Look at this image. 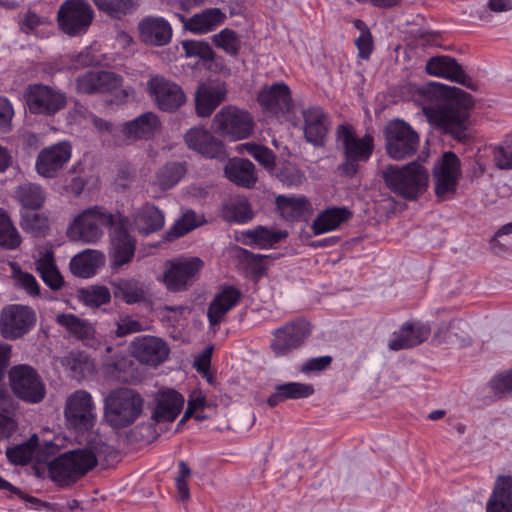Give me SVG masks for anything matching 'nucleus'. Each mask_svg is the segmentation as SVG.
<instances>
[{
    "instance_id": "obj_1",
    "label": "nucleus",
    "mask_w": 512,
    "mask_h": 512,
    "mask_svg": "<svg viewBox=\"0 0 512 512\" xmlns=\"http://www.w3.org/2000/svg\"><path fill=\"white\" fill-rule=\"evenodd\" d=\"M107 449V445L99 439L89 443L86 448L63 453L49 463L51 479L61 486L76 482L96 466L98 458L106 454Z\"/></svg>"
},
{
    "instance_id": "obj_2",
    "label": "nucleus",
    "mask_w": 512,
    "mask_h": 512,
    "mask_svg": "<svg viewBox=\"0 0 512 512\" xmlns=\"http://www.w3.org/2000/svg\"><path fill=\"white\" fill-rule=\"evenodd\" d=\"M116 224L115 215L101 205L87 207L73 216L66 235L74 242L96 244L104 236L105 229Z\"/></svg>"
},
{
    "instance_id": "obj_3",
    "label": "nucleus",
    "mask_w": 512,
    "mask_h": 512,
    "mask_svg": "<svg viewBox=\"0 0 512 512\" xmlns=\"http://www.w3.org/2000/svg\"><path fill=\"white\" fill-rule=\"evenodd\" d=\"M144 399L130 388H116L104 398L103 418L113 429L133 424L142 414Z\"/></svg>"
},
{
    "instance_id": "obj_4",
    "label": "nucleus",
    "mask_w": 512,
    "mask_h": 512,
    "mask_svg": "<svg viewBox=\"0 0 512 512\" xmlns=\"http://www.w3.org/2000/svg\"><path fill=\"white\" fill-rule=\"evenodd\" d=\"M383 177L395 194L408 200L418 198L428 187V172L417 162L402 167L389 166L385 169Z\"/></svg>"
},
{
    "instance_id": "obj_5",
    "label": "nucleus",
    "mask_w": 512,
    "mask_h": 512,
    "mask_svg": "<svg viewBox=\"0 0 512 512\" xmlns=\"http://www.w3.org/2000/svg\"><path fill=\"white\" fill-rule=\"evenodd\" d=\"M423 111L431 125L451 134L458 140L467 137V100L451 99L436 107H424Z\"/></svg>"
},
{
    "instance_id": "obj_6",
    "label": "nucleus",
    "mask_w": 512,
    "mask_h": 512,
    "mask_svg": "<svg viewBox=\"0 0 512 512\" xmlns=\"http://www.w3.org/2000/svg\"><path fill=\"white\" fill-rule=\"evenodd\" d=\"M337 142L345 156L339 170L342 174L352 177L357 173L359 163L370 158L374 148L373 137L368 134L359 137L351 126L340 125L337 128Z\"/></svg>"
},
{
    "instance_id": "obj_7",
    "label": "nucleus",
    "mask_w": 512,
    "mask_h": 512,
    "mask_svg": "<svg viewBox=\"0 0 512 512\" xmlns=\"http://www.w3.org/2000/svg\"><path fill=\"white\" fill-rule=\"evenodd\" d=\"M213 127L220 135L237 141L246 139L252 134L254 120L247 110L227 105L214 116Z\"/></svg>"
},
{
    "instance_id": "obj_8",
    "label": "nucleus",
    "mask_w": 512,
    "mask_h": 512,
    "mask_svg": "<svg viewBox=\"0 0 512 512\" xmlns=\"http://www.w3.org/2000/svg\"><path fill=\"white\" fill-rule=\"evenodd\" d=\"M24 100L32 114L53 116L67 104V97L61 90L44 84L28 85Z\"/></svg>"
},
{
    "instance_id": "obj_9",
    "label": "nucleus",
    "mask_w": 512,
    "mask_h": 512,
    "mask_svg": "<svg viewBox=\"0 0 512 512\" xmlns=\"http://www.w3.org/2000/svg\"><path fill=\"white\" fill-rule=\"evenodd\" d=\"M385 135L387 153L394 160H403L416 152L419 136L405 121H390L386 126Z\"/></svg>"
},
{
    "instance_id": "obj_10",
    "label": "nucleus",
    "mask_w": 512,
    "mask_h": 512,
    "mask_svg": "<svg viewBox=\"0 0 512 512\" xmlns=\"http://www.w3.org/2000/svg\"><path fill=\"white\" fill-rule=\"evenodd\" d=\"M434 190L444 200L455 194L462 176L461 162L453 152H445L436 162L432 171Z\"/></svg>"
},
{
    "instance_id": "obj_11",
    "label": "nucleus",
    "mask_w": 512,
    "mask_h": 512,
    "mask_svg": "<svg viewBox=\"0 0 512 512\" xmlns=\"http://www.w3.org/2000/svg\"><path fill=\"white\" fill-rule=\"evenodd\" d=\"M13 393L29 403L41 402L46 394L45 386L37 372L26 364L12 367L9 371Z\"/></svg>"
},
{
    "instance_id": "obj_12",
    "label": "nucleus",
    "mask_w": 512,
    "mask_h": 512,
    "mask_svg": "<svg viewBox=\"0 0 512 512\" xmlns=\"http://www.w3.org/2000/svg\"><path fill=\"white\" fill-rule=\"evenodd\" d=\"M64 415L68 425L75 430H90L97 417L92 396L83 390L72 393L66 400Z\"/></svg>"
},
{
    "instance_id": "obj_13",
    "label": "nucleus",
    "mask_w": 512,
    "mask_h": 512,
    "mask_svg": "<svg viewBox=\"0 0 512 512\" xmlns=\"http://www.w3.org/2000/svg\"><path fill=\"white\" fill-rule=\"evenodd\" d=\"M36 323V314L26 305L5 306L0 314V333L6 339H18L27 334Z\"/></svg>"
},
{
    "instance_id": "obj_14",
    "label": "nucleus",
    "mask_w": 512,
    "mask_h": 512,
    "mask_svg": "<svg viewBox=\"0 0 512 512\" xmlns=\"http://www.w3.org/2000/svg\"><path fill=\"white\" fill-rule=\"evenodd\" d=\"M202 267L203 262L198 257L168 261L161 281L169 291L185 290Z\"/></svg>"
},
{
    "instance_id": "obj_15",
    "label": "nucleus",
    "mask_w": 512,
    "mask_h": 512,
    "mask_svg": "<svg viewBox=\"0 0 512 512\" xmlns=\"http://www.w3.org/2000/svg\"><path fill=\"white\" fill-rule=\"evenodd\" d=\"M92 19V7L84 0H66L58 11L60 28L71 36L85 32Z\"/></svg>"
},
{
    "instance_id": "obj_16",
    "label": "nucleus",
    "mask_w": 512,
    "mask_h": 512,
    "mask_svg": "<svg viewBox=\"0 0 512 512\" xmlns=\"http://www.w3.org/2000/svg\"><path fill=\"white\" fill-rule=\"evenodd\" d=\"M72 157V145L63 140L43 148L36 157L35 170L43 178L52 179Z\"/></svg>"
},
{
    "instance_id": "obj_17",
    "label": "nucleus",
    "mask_w": 512,
    "mask_h": 512,
    "mask_svg": "<svg viewBox=\"0 0 512 512\" xmlns=\"http://www.w3.org/2000/svg\"><path fill=\"white\" fill-rule=\"evenodd\" d=\"M147 90L155 105L162 111L173 112L186 102L179 85L161 76L152 77Z\"/></svg>"
},
{
    "instance_id": "obj_18",
    "label": "nucleus",
    "mask_w": 512,
    "mask_h": 512,
    "mask_svg": "<svg viewBox=\"0 0 512 512\" xmlns=\"http://www.w3.org/2000/svg\"><path fill=\"white\" fill-rule=\"evenodd\" d=\"M257 101L261 108L279 118L292 121L290 116L292 99L289 87L283 82H276L270 86L263 87L258 95Z\"/></svg>"
},
{
    "instance_id": "obj_19",
    "label": "nucleus",
    "mask_w": 512,
    "mask_h": 512,
    "mask_svg": "<svg viewBox=\"0 0 512 512\" xmlns=\"http://www.w3.org/2000/svg\"><path fill=\"white\" fill-rule=\"evenodd\" d=\"M493 156L494 164L499 169H512V132L500 144L479 149L475 156L473 175L480 177L487 172L489 158Z\"/></svg>"
},
{
    "instance_id": "obj_20",
    "label": "nucleus",
    "mask_w": 512,
    "mask_h": 512,
    "mask_svg": "<svg viewBox=\"0 0 512 512\" xmlns=\"http://www.w3.org/2000/svg\"><path fill=\"white\" fill-rule=\"evenodd\" d=\"M111 268L118 270L130 263L136 249L135 239L124 228L123 224L116 225L110 234Z\"/></svg>"
},
{
    "instance_id": "obj_21",
    "label": "nucleus",
    "mask_w": 512,
    "mask_h": 512,
    "mask_svg": "<svg viewBox=\"0 0 512 512\" xmlns=\"http://www.w3.org/2000/svg\"><path fill=\"white\" fill-rule=\"evenodd\" d=\"M309 334L308 324L304 321L293 322L276 330L271 347L277 356H283L298 348Z\"/></svg>"
},
{
    "instance_id": "obj_22",
    "label": "nucleus",
    "mask_w": 512,
    "mask_h": 512,
    "mask_svg": "<svg viewBox=\"0 0 512 512\" xmlns=\"http://www.w3.org/2000/svg\"><path fill=\"white\" fill-rule=\"evenodd\" d=\"M76 83L79 92L104 93L119 88L122 78L111 71H87L77 78Z\"/></svg>"
},
{
    "instance_id": "obj_23",
    "label": "nucleus",
    "mask_w": 512,
    "mask_h": 512,
    "mask_svg": "<svg viewBox=\"0 0 512 512\" xmlns=\"http://www.w3.org/2000/svg\"><path fill=\"white\" fill-rule=\"evenodd\" d=\"M185 142L190 149L207 158L224 159L227 156L223 143L203 128H191L185 135Z\"/></svg>"
},
{
    "instance_id": "obj_24",
    "label": "nucleus",
    "mask_w": 512,
    "mask_h": 512,
    "mask_svg": "<svg viewBox=\"0 0 512 512\" xmlns=\"http://www.w3.org/2000/svg\"><path fill=\"white\" fill-rule=\"evenodd\" d=\"M431 333V328L426 323L407 322L399 331L394 332L389 341L388 347L397 351L416 346L425 341Z\"/></svg>"
},
{
    "instance_id": "obj_25",
    "label": "nucleus",
    "mask_w": 512,
    "mask_h": 512,
    "mask_svg": "<svg viewBox=\"0 0 512 512\" xmlns=\"http://www.w3.org/2000/svg\"><path fill=\"white\" fill-rule=\"evenodd\" d=\"M40 450L52 454L58 450V445L46 440L40 444L38 436L33 434L27 442L8 448L6 455L12 463L25 465L33 458L41 461Z\"/></svg>"
},
{
    "instance_id": "obj_26",
    "label": "nucleus",
    "mask_w": 512,
    "mask_h": 512,
    "mask_svg": "<svg viewBox=\"0 0 512 512\" xmlns=\"http://www.w3.org/2000/svg\"><path fill=\"white\" fill-rule=\"evenodd\" d=\"M303 132L306 140L314 146L323 144L328 131V115L319 106H311L302 111Z\"/></svg>"
},
{
    "instance_id": "obj_27",
    "label": "nucleus",
    "mask_w": 512,
    "mask_h": 512,
    "mask_svg": "<svg viewBox=\"0 0 512 512\" xmlns=\"http://www.w3.org/2000/svg\"><path fill=\"white\" fill-rule=\"evenodd\" d=\"M140 39L149 45L163 46L172 38V28L163 17H146L138 24Z\"/></svg>"
},
{
    "instance_id": "obj_28",
    "label": "nucleus",
    "mask_w": 512,
    "mask_h": 512,
    "mask_svg": "<svg viewBox=\"0 0 512 512\" xmlns=\"http://www.w3.org/2000/svg\"><path fill=\"white\" fill-rule=\"evenodd\" d=\"M425 70L431 76L444 78L463 85H467L470 81L456 60L446 55L430 58L426 63Z\"/></svg>"
},
{
    "instance_id": "obj_29",
    "label": "nucleus",
    "mask_w": 512,
    "mask_h": 512,
    "mask_svg": "<svg viewBox=\"0 0 512 512\" xmlns=\"http://www.w3.org/2000/svg\"><path fill=\"white\" fill-rule=\"evenodd\" d=\"M133 353L141 361L147 364L157 365L168 356L166 344L153 336L137 337L132 342Z\"/></svg>"
},
{
    "instance_id": "obj_30",
    "label": "nucleus",
    "mask_w": 512,
    "mask_h": 512,
    "mask_svg": "<svg viewBox=\"0 0 512 512\" xmlns=\"http://www.w3.org/2000/svg\"><path fill=\"white\" fill-rule=\"evenodd\" d=\"M226 87L222 83H203L195 96L196 112L199 116L207 117L226 98Z\"/></svg>"
},
{
    "instance_id": "obj_31",
    "label": "nucleus",
    "mask_w": 512,
    "mask_h": 512,
    "mask_svg": "<svg viewBox=\"0 0 512 512\" xmlns=\"http://www.w3.org/2000/svg\"><path fill=\"white\" fill-rule=\"evenodd\" d=\"M161 128L159 117L153 112H146L123 124L122 133L128 140L150 139Z\"/></svg>"
},
{
    "instance_id": "obj_32",
    "label": "nucleus",
    "mask_w": 512,
    "mask_h": 512,
    "mask_svg": "<svg viewBox=\"0 0 512 512\" xmlns=\"http://www.w3.org/2000/svg\"><path fill=\"white\" fill-rule=\"evenodd\" d=\"M105 264L103 252L94 249H85L76 254L70 261V270L73 275L81 278H90Z\"/></svg>"
},
{
    "instance_id": "obj_33",
    "label": "nucleus",
    "mask_w": 512,
    "mask_h": 512,
    "mask_svg": "<svg viewBox=\"0 0 512 512\" xmlns=\"http://www.w3.org/2000/svg\"><path fill=\"white\" fill-rule=\"evenodd\" d=\"M240 292L232 286L223 287L210 303L207 316L211 326H217L225 314L239 301Z\"/></svg>"
},
{
    "instance_id": "obj_34",
    "label": "nucleus",
    "mask_w": 512,
    "mask_h": 512,
    "mask_svg": "<svg viewBox=\"0 0 512 512\" xmlns=\"http://www.w3.org/2000/svg\"><path fill=\"white\" fill-rule=\"evenodd\" d=\"M184 398L175 390H165L158 394L153 418L157 422H172L181 412Z\"/></svg>"
},
{
    "instance_id": "obj_35",
    "label": "nucleus",
    "mask_w": 512,
    "mask_h": 512,
    "mask_svg": "<svg viewBox=\"0 0 512 512\" xmlns=\"http://www.w3.org/2000/svg\"><path fill=\"white\" fill-rule=\"evenodd\" d=\"M132 219L135 229L146 235L159 231L165 225L163 212L152 204H145L135 210Z\"/></svg>"
},
{
    "instance_id": "obj_36",
    "label": "nucleus",
    "mask_w": 512,
    "mask_h": 512,
    "mask_svg": "<svg viewBox=\"0 0 512 512\" xmlns=\"http://www.w3.org/2000/svg\"><path fill=\"white\" fill-rule=\"evenodd\" d=\"M287 236V233L264 226H258L241 232L239 240L249 246H256L260 249L272 248Z\"/></svg>"
},
{
    "instance_id": "obj_37",
    "label": "nucleus",
    "mask_w": 512,
    "mask_h": 512,
    "mask_svg": "<svg viewBox=\"0 0 512 512\" xmlns=\"http://www.w3.org/2000/svg\"><path fill=\"white\" fill-rule=\"evenodd\" d=\"M226 16L219 8H208L184 21V27L194 34H205L221 25Z\"/></svg>"
},
{
    "instance_id": "obj_38",
    "label": "nucleus",
    "mask_w": 512,
    "mask_h": 512,
    "mask_svg": "<svg viewBox=\"0 0 512 512\" xmlns=\"http://www.w3.org/2000/svg\"><path fill=\"white\" fill-rule=\"evenodd\" d=\"M224 172L231 182L246 188L252 187L257 180L255 166L247 159H230L225 165Z\"/></svg>"
},
{
    "instance_id": "obj_39",
    "label": "nucleus",
    "mask_w": 512,
    "mask_h": 512,
    "mask_svg": "<svg viewBox=\"0 0 512 512\" xmlns=\"http://www.w3.org/2000/svg\"><path fill=\"white\" fill-rule=\"evenodd\" d=\"M487 512H512V477L499 476L487 502Z\"/></svg>"
},
{
    "instance_id": "obj_40",
    "label": "nucleus",
    "mask_w": 512,
    "mask_h": 512,
    "mask_svg": "<svg viewBox=\"0 0 512 512\" xmlns=\"http://www.w3.org/2000/svg\"><path fill=\"white\" fill-rule=\"evenodd\" d=\"M276 204L283 218L289 221L299 220L311 213V204L304 196H284L276 198Z\"/></svg>"
},
{
    "instance_id": "obj_41",
    "label": "nucleus",
    "mask_w": 512,
    "mask_h": 512,
    "mask_svg": "<svg viewBox=\"0 0 512 512\" xmlns=\"http://www.w3.org/2000/svg\"><path fill=\"white\" fill-rule=\"evenodd\" d=\"M351 213L345 208H328L314 219L311 229L315 235L336 230L342 223L350 218Z\"/></svg>"
},
{
    "instance_id": "obj_42",
    "label": "nucleus",
    "mask_w": 512,
    "mask_h": 512,
    "mask_svg": "<svg viewBox=\"0 0 512 512\" xmlns=\"http://www.w3.org/2000/svg\"><path fill=\"white\" fill-rule=\"evenodd\" d=\"M114 297L126 304H135L145 299V290L141 282L134 278H121L111 282Z\"/></svg>"
},
{
    "instance_id": "obj_43",
    "label": "nucleus",
    "mask_w": 512,
    "mask_h": 512,
    "mask_svg": "<svg viewBox=\"0 0 512 512\" xmlns=\"http://www.w3.org/2000/svg\"><path fill=\"white\" fill-rule=\"evenodd\" d=\"M37 270L43 282L52 290H59L64 284L63 277L59 273L53 259L51 249H45L40 252V256L36 262Z\"/></svg>"
},
{
    "instance_id": "obj_44",
    "label": "nucleus",
    "mask_w": 512,
    "mask_h": 512,
    "mask_svg": "<svg viewBox=\"0 0 512 512\" xmlns=\"http://www.w3.org/2000/svg\"><path fill=\"white\" fill-rule=\"evenodd\" d=\"M314 389L309 384L288 382L275 387V392L268 398L269 406L274 407L289 399L307 398L312 395Z\"/></svg>"
},
{
    "instance_id": "obj_45",
    "label": "nucleus",
    "mask_w": 512,
    "mask_h": 512,
    "mask_svg": "<svg viewBox=\"0 0 512 512\" xmlns=\"http://www.w3.org/2000/svg\"><path fill=\"white\" fill-rule=\"evenodd\" d=\"M56 322L77 339H90L95 333L94 327L88 321L80 319L74 314H58Z\"/></svg>"
},
{
    "instance_id": "obj_46",
    "label": "nucleus",
    "mask_w": 512,
    "mask_h": 512,
    "mask_svg": "<svg viewBox=\"0 0 512 512\" xmlns=\"http://www.w3.org/2000/svg\"><path fill=\"white\" fill-rule=\"evenodd\" d=\"M185 172L186 169L181 163H167L157 171L153 184L161 190H168L179 183Z\"/></svg>"
},
{
    "instance_id": "obj_47",
    "label": "nucleus",
    "mask_w": 512,
    "mask_h": 512,
    "mask_svg": "<svg viewBox=\"0 0 512 512\" xmlns=\"http://www.w3.org/2000/svg\"><path fill=\"white\" fill-rule=\"evenodd\" d=\"M16 198L24 208L38 209L45 201V192L37 184L24 183L16 190Z\"/></svg>"
},
{
    "instance_id": "obj_48",
    "label": "nucleus",
    "mask_w": 512,
    "mask_h": 512,
    "mask_svg": "<svg viewBox=\"0 0 512 512\" xmlns=\"http://www.w3.org/2000/svg\"><path fill=\"white\" fill-rule=\"evenodd\" d=\"M21 228L35 237L45 236L49 229L48 218L41 213L25 211L21 214Z\"/></svg>"
},
{
    "instance_id": "obj_49",
    "label": "nucleus",
    "mask_w": 512,
    "mask_h": 512,
    "mask_svg": "<svg viewBox=\"0 0 512 512\" xmlns=\"http://www.w3.org/2000/svg\"><path fill=\"white\" fill-rule=\"evenodd\" d=\"M96 7L114 18H120L134 11L140 0H93Z\"/></svg>"
},
{
    "instance_id": "obj_50",
    "label": "nucleus",
    "mask_w": 512,
    "mask_h": 512,
    "mask_svg": "<svg viewBox=\"0 0 512 512\" xmlns=\"http://www.w3.org/2000/svg\"><path fill=\"white\" fill-rule=\"evenodd\" d=\"M77 297L88 307H100L110 302L111 293L107 287L95 285L78 290Z\"/></svg>"
},
{
    "instance_id": "obj_51",
    "label": "nucleus",
    "mask_w": 512,
    "mask_h": 512,
    "mask_svg": "<svg viewBox=\"0 0 512 512\" xmlns=\"http://www.w3.org/2000/svg\"><path fill=\"white\" fill-rule=\"evenodd\" d=\"M22 238L9 216L0 210V246L9 250L16 249Z\"/></svg>"
},
{
    "instance_id": "obj_52",
    "label": "nucleus",
    "mask_w": 512,
    "mask_h": 512,
    "mask_svg": "<svg viewBox=\"0 0 512 512\" xmlns=\"http://www.w3.org/2000/svg\"><path fill=\"white\" fill-rule=\"evenodd\" d=\"M19 25L20 29L27 34L46 37L48 35L47 28L51 26V22L45 17H39L28 11L20 16Z\"/></svg>"
},
{
    "instance_id": "obj_53",
    "label": "nucleus",
    "mask_w": 512,
    "mask_h": 512,
    "mask_svg": "<svg viewBox=\"0 0 512 512\" xmlns=\"http://www.w3.org/2000/svg\"><path fill=\"white\" fill-rule=\"evenodd\" d=\"M240 154L251 155L259 164L268 170H273L275 167V155L267 147L257 145L254 143L240 144L236 148Z\"/></svg>"
},
{
    "instance_id": "obj_54",
    "label": "nucleus",
    "mask_w": 512,
    "mask_h": 512,
    "mask_svg": "<svg viewBox=\"0 0 512 512\" xmlns=\"http://www.w3.org/2000/svg\"><path fill=\"white\" fill-rule=\"evenodd\" d=\"M203 223V217L196 215L192 210H186L169 230L172 237H180L197 228Z\"/></svg>"
},
{
    "instance_id": "obj_55",
    "label": "nucleus",
    "mask_w": 512,
    "mask_h": 512,
    "mask_svg": "<svg viewBox=\"0 0 512 512\" xmlns=\"http://www.w3.org/2000/svg\"><path fill=\"white\" fill-rule=\"evenodd\" d=\"M214 44L230 55H236L240 49L241 41L236 32L223 29L213 36Z\"/></svg>"
},
{
    "instance_id": "obj_56",
    "label": "nucleus",
    "mask_w": 512,
    "mask_h": 512,
    "mask_svg": "<svg viewBox=\"0 0 512 512\" xmlns=\"http://www.w3.org/2000/svg\"><path fill=\"white\" fill-rule=\"evenodd\" d=\"M13 279L15 284L24 289L31 296H38L40 293V287L35 277L27 272H23L19 268L13 266Z\"/></svg>"
},
{
    "instance_id": "obj_57",
    "label": "nucleus",
    "mask_w": 512,
    "mask_h": 512,
    "mask_svg": "<svg viewBox=\"0 0 512 512\" xmlns=\"http://www.w3.org/2000/svg\"><path fill=\"white\" fill-rule=\"evenodd\" d=\"M182 46L187 57L208 59L212 55V50L205 41L187 40L183 42Z\"/></svg>"
},
{
    "instance_id": "obj_58",
    "label": "nucleus",
    "mask_w": 512,
    "mask_h": 512,
    "mask_svg": "<svg viewBox=\"0 0 512 512\" xmlns=\"http://www.w3.org/2000/svg\"><path fill=\"white\" fill-rule=\"evenodd\" d=\"M0 490H7L13 494H16L21 498L22 500L28 502L30 504V508H33L35 510H42L43 508H48L49 504L46 502H42L36 497L29 496L24 494L22 491H20L18 488L13 486L10 482L6 481L4 478L0 476Z\"/></svg>"
},
{
    "instance_id": "obj_59",
    "label": "nucleus",
    "mask_w": 512,
    "mask_h": 512,
    "mask_svg": "<svg viewBox=\"0 0 512 512\" xmlns=\"http://www.w3.org/2000/svg\"><path fill=\"white\" fill-rule=\"evenodd\" d=\"M14 116L13 105L6 97H0V133L6 134L11 131L12 119Z\"/></svg>"
},
{
    "instance_id": "obj_60",
    "label": "nucleus",
    "mask_w": 512,
    "mask_h": 512,
    "mask_svg": "<svg viewBox=\"0 0 512 512\" xmlns=\"http://www.w3.org/2000/svg\"><path fill=\"white\" fill-rule=\"evenodd\" d=\"M142 324L130 316L121 317L116 323L115 336L123 337L132 333L142 331Z\"/></svg>"
},
{
    "instance_id": "obj_61",
    "label": "nucleus",
    "mask_w": 512,
    "mask_h": 512,
    "mask_svg": "<svg viewBox=\"0 0 512 512\" xmlns=\"http://www.w3.org/2000/svg\"><path fill=\"white\" fill-rule=\"evenodd\" d=\"M232 213L238 223H246L253 218L252 209L246 199H239L232 204Z\"/></svg>"
},
{
    "instance_id": "obj_62",
    "label": "nucleus",
    "mask_w": 512,
    "mask_h": 512,
    "mask_svg": "<svg viewBox=\"0 0 512 512\" xmlns=\"http://www.w3.org/2000/svg\"><path fill=\"white\" fill-rule=\"evenodd\" d=\"M206 404V397L202 394L201 391H194L189 398L188 407L184 413V416L181 422H184L188 418H190L195 411L204 408Z\"/></svg>"
},
{
    "instance_id": "obj_63",
    "label": "nucleus",
    "mask_w": 512,
    "mask_h": 512,
    "mask_svg": "<svg viewBox=\"0 0 512 512\" xmlns=\"http://www.w3.org/2000/svg\"><path fill=\"white\" fill-rule=\"evenodd\" d=\"M355 44L358 48L359 56L362 59H368L372 53L373 43L372 37L369 31L360 33L359 37L355 40Z\"/></svg>"
},
{
    "instance_id": "obj_64",
    "label": "nucleus",
    "mask_w": 512,
    "mask_h": 512,
    "mask_svg": "<svg viewBox=\"0 0 512 512\" xmlns=\"http://www.w3.org/2000/svg\"><path fill=\"white\" fill-rule=\"evenodd\" d=\"M493 388L498 393H506L512 391V370L501 374L492 381Z\"/></svg>"
}]
</instances>
